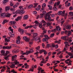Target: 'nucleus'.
<instances>
[{
	"label": "nucleus",
	"mask_w": 73,
	"mask_h": 73,
	"mask_svg": "<svg viewBox=\"0 0 73 73\" xmlns=\"http://www.w3.org/2000/svg\"><path fill=\"white\" fill-rule=\"evenodd\" d=\"M5 50H1L0 55L1 56H5L4 58L6 60H9L8 58L9 57L10 55H7V54L9 53V51H7L5 54Z\"/></svg>",
	"instance_id": "nucleus-1"
},
{
	"label": "nucleus",
	"mask_w": 73,
	"mask_h": 73,
	"mask_svg": "<svg viewBox=\"0 0 73 73\" xmlns=\"http://www.w3.org/2000/svg\"><path fill=\"white\" fill-rule=\"evenodd\" d=\"M15 65H17L19 64V62L17 61V60H16L14 62H10V61H9L7 62L8 64H10L11 65H10L9 66L12 68H15V65Z\"/></svg>",
	"instance_id": "nucleus-2"
},
{
	"label": "nucleus",
	"mask_w": 73,
	"mask_h": 73,
	"mask_svg": "<svg viewBox=\"0 0 73 73\" xmlns=\"http://www.w3.org/2000/svg\"><path fill=\"white\" fill-rule=\"evenodd\" d=\"M20 9H18L17 11V12L19 14H23L25 13L24 10L23 6H21L19 7Z\"/></svg>",
	"instance_id": "nucleus-3"
},
{
	"label": "nucleus",
	"mask_w": 73,
	"mask_h": 73,
	"mask_svg": "<svg viewBox=\"0 0 73 73\" xmlns=\"http://www.w3.org/2000/svg\"><path fill=\"white\" fill-rule=\"evenodd\" d=\"M38 33H34L33 35V38L34 40H38V43L40 42L41 40H40V38H38Z\"/></svg>",
	"instance_id": "nucleus-4"
},
{
	"label": "nucleus",
	"mask_w": 73,
	"mask_h": 73,
	"mask_svg": "<svg viewBox=\"0 0 73 73\" xmlns=\"http://www.w3.org/2000/svg\"><path fill=\"white\" fill-rule=\"evenodd\" d=\"M65 11H63V12L61 11H60L58 12V15H62L63 16H64L65 19H66L68 13H65Z\"/></svg>",
	"instance_id": "nucleus-5"
},
{
	"label": "nucleus",
	"mask_w": 73,
	"mask_h": 73,
	"mask_svg": "<svg viewBox=\"0 0 73 73\" xmlns=\"http://www.w3.org/2000/svg\"><path fill=\"white\" fill-rule=\"evenodd\" d=\"M44 36L45 38H44L42 39V41L43 42H46V44H48V42L47 41H48V39H49V37L48 36L46 35H44Z\"/></svg>",
	"instance_id": "nucleus-6"
},
{
	"label": "nucleus",
	"mask_w": 73,
	"mask_h": 73,
	"mask_svg": "<svg viewBox=\"0 0 73 73\" xmlns=\"http://www.w3.org/2000/svg\"><path fill=\"white\" fill-rule=\"evenodd\" d=\"M29 51H27L26 52H24L23 53V55H24V54L27 55L28 54H30L31 52L32 53L33 52V50L32 49V48H29Z\"/></svg>",
	"instance_id": "nucleus-7"
},
{
	"label": "nucleus",
	"mask_w": 73,
	"mask_h": 73,
	"mask_svg": "<svg viewBox=\"0 0 73 73\" xmlns=\"http://www.w3.org/2000/svg\"><path fill=\"white\" fill-rule=\"evenodd\" d=\"M38 25H37L36 24H35L33 25H30V26H27L25 27V29H28L29 28H32V27H33V28L35 29H36V27L37 26H38Z\"/></svg>",
	"instance_id": "nucleus-8"
},
{
	"label": "nucleus",
	"mask_w": 73,
	"mask_h": 73,
	"mask_svg": "<svg viewBox=\"0 0 73 73\" xmlns=\"http://www.w3.org/2000/svg\"><path fill=\"white\" fill-rule=\"evenodd\" d=\"M48 15V14L46 15V16L45 18V20H47L49 22H50L51 21H54V19H51V17L49 16H48V17H47V16Z\"/></svg>",
	"instance_id": "nucleus-9"
},
{
	"label": "nucleus",
	"mask_w": 73,
	"mask_h": 73,
	"mask_svg": "<svg viewBox=\"0 0 73 73\" xmlns=\"http://www.w3.org/2000/svg\"><path fill=\"white\" fill-rule=\"evenodd\" d=\"M42 29L43 30V31L42 33H41V35H40V36L42 38H43L44 35V34L46 33V30L44 27L42 28Z\"/></svg>",
	"instance_id": "nucleus-10"
},
{
	"label": "nucleus",
	"mask_w": 73,
	"mask_h": 73,
	"mask_svg": "<svg viewBox=\"0 0 73 73\" xmlns=\"http://www.w3.org/2000/svg\"><path fill=\"white\" fill-rule=\"evenodd\" d=\"M64 27H66V28L67 29H70L71 28V25H67L66 24H64Z\"/></svg>",
	"instance_id": "nucleus-11"
},
{
	"label": "nucleus",
	"mask_w": 73,
	"mask_h": 73,
	"mask_svg": "<svg viewBox=\"0 0 73 73\" xmlns=\"http://www.w3.org/2000/svg\"><path fill=\"white\" fill-rule=\"evenodd\" d=\"M65 34H67L68 36L71 35L72 34V31H68L67 30L65 31Z\"/></svg>",
	"instance_id": "nucleus-12"
},
{
	"label": "nucleus",
	"mask_w": 73,
	"mask_h": 73,
	"mask_svg": "<svg viewBox=\"0 0 73 73\" xmlns=\"http://www.w3.org/2000/svg\"><path fill=\"white\" fill-rule=\"evenodd\" d=\"M39 53L40 54H42V52H44V55H46L47 54V52L46 50L42 49L39 51Z\"/></svg>",
	"instance_id": "nucleus-13"
},
{
	"label": "nucleus",
	"mask_w": 73,
	"mask_h": 73,
	"mask_svg": "<svg viewBox=\"0 0 73 73\" xmlns=\"http://www.w3.org/2000/svg\"><path fill=\"white\" fill-rule=\"evenodd\" d=\"M12 48V46H3V48L4 49H10Z\"/></svg>",
	"instance_id": "nucleus-14"
},
{
	"label": "nucleus",
	"mask_w": 73,
	"mask_h": 73,
	"mask_svg": "<svg viewBox=\"0 0 73 73\" xmlns=\"http://www.w3.org/2000/svg\"><path fill=\"white\" fill-rule=\"evenodd\" d=\"M17 56V55H14L12 56V61H14L16 60Z\"/></svg>",
	"instance_id": "nucleus-15"
},
{
	"label": "nucleus",
	"mask_w": 73,
	"mask_h": 73,
	"mask_svg": "<svg viewBox=\"0 0 73 73\" xmlns=\"http://www.w3.org/2000/svg\"><path fill=\"white\" fill-rule=\"evenodd\" d=\"M46 6V4L45 3H44L42 5V7L41 9H40V11L41 12H42L43 11H44V7H45Z\"/></svg>",
	"instance_id": "nucleus-16"
},
{
	"label": "nucleus",
	"mask_w": 73,
	"mask_h": 73,
	"mask_svg": "<svg viewBox=\"0 0 73 73\" xmlns=\"http://www.w3.org/2000/svg\"><path fill=\"white\" fill-rule=\"evenodd\" d=\"M18 40H16V43L17 44H19L20 43V40L21 39V38L20 36H18Z\"/></svg>",
	"instance_id": "nucleus-17"
},
{
	"label": "nucleus",
	"mask_w": 73,
	"mask_h": 73,
	"mask_svg": "<svg viewBox=\"0 0 73 73\" xmlns=\"http://www.w3.org/2000/svg\"><path fill=\"white\" fill-rule=\"evenodd\" d=\"M20 32L21 34H23L24 33V30L23 29H22L21 28H19L18 30Z\"/></svg>",
	"instance_id": "nucleus-18"
},
{
	"label": "nucleus",
	"mask_w": 73,
	"mask_h": 73,
	"mask_svg": "<svg viewBox=\"0 0 73 73\" xmlns=\"http://www.w3.org/2000/svg\"><path fill=\"white\" fill-rule=\"evenodd\" d=\"M68 37V36H62L61 37V39L64 40L65 41H66L68 40V39H67V38Z\"/></svg>",
	"instance_id": "nucleus-19"
},
{
	"label": "nucleus",
	"mask_w": 73,
	"mask_h": 73,
	"mask_svg": "<svg viewBox=\"0 0 73 73\" xmlns=\"http://www.w3.org/2000/svg\"><path fill=\"white\" fill-rule=\"evenodd\" d=\"M43 14H40L39 16H37L36 17V19H38L39 18L40 19H41L43 18Z\"/></svg>",
	"instance_id": "nucleus-20"
},
{
	"label": "nucleus",
	"mask_w": 73,
	"mask_h": 73,
	"mask_svg": "<svg viewBox=\"0 0 73 73\" xmlns=\"http://www.w3.org/2000/svg\"><path fill=\"white\" fill-rule=\"evenodd\" d=\"M23 39L27 42H29L30 40V38H28L27 36H24L23 37Z\"/></svg>",
	"instance_id": "nucleus-21"
},
{
	"label": "nucleus",
	"mask_w": 73,
	"mask_h": 73,
	"mask_svg": "<svg viewBox=\"0 0 73 73\" xmlns=\"http://www.w3.org/2000/svg\"><path fill=\"white\" fill-rule=\"evenodd\" d=\"M0 17L1 18H4L6 17V13H2Z\"/></svg>",
	"instance_id": "nucleus-22"
},
{
	"label": "nucleus",
	"mask_w": 73,
	"mask_h": 73,
	"mask_svg": "<svg viewBox=\"0 0 73 73\" xmlns=\"http://www.w3.org/2000/svg\"><path fill=\"white\" fill-rule=\"evenodd\" d=\"M22 16H19L18 17H17V18L15 19V21H18L19 20H21L22 19Z\"/></svg>",
	"instance_id": "nucleus-23"
},
{
	"label": "nucleus",
	"mask_w": 73,
	"mask_h": 73,
	"mask_svg": "<svg viewBox=\"0 0 73 73\" xmlns=\"http://www.w3.org/2000/svg\"><path fill=\"white\" fill-rule=\"evenodd\" d=\"M19 52V50L18 49H15L12 50V52L13 53L15 54Z\"/></svg>",
	"instance_id": "nucleus-24"
},
{
	"label": "nucleus",
	"mask_w": 73,
	"mask_h": 73,
	"mask_svg": "<svg viewBox=\"0 0 73 73\" xmlns=\"http://www.w3.org/2000/svg\"><path fill=\"white\" fill-rule=\"evenodd\" d=\"M56 6V4L54 3V7L53 8V9L54 11H56L57 10V8Z\"/></svg>",
	"instance_id": "nucleus-25"
},
{
	"label": "nucleus",
	"mask_w": 73,
	"mask_h": 73,
	"mask_svg": "<svg viewBox=\"0 0 73 73\" xmlns=\"http://www.w3.org/2000/svg\"><path fill=\"white\" fill-rule=\"evenodd\" d=\"M11 16V14L9 13H6V17H9Z\"/></svg>",
	"instance_id": "nucleus-26"
},
{
	"label": "nucleus",
	"mask_w": 73,
	"mask_h": 73,
	"mask_svg": "<svg viewBox=\"0 0 73 73\" xmlns=\"http://www.w3.org/2000/svg\"><path fill=\"white\" fill-rule=\"evenodd\" d=\"M41 23L42 24L43 23V26L45 25L46 24V22L44 20H42V21Z\"/></svg>",
	"instance_id": "nucleus-27"
},
{
	"label": "nucleus",
	"mask_w": 73,
	"mask_h": 73,
	"mask_svg": "<svg viewBox=\"0 0 73 73\" xmlns=\"http://www.w3.org/2000/svg\"><path fill=\"white\" fill-rule=\"evenodd\" d=\"M19 3L18 2L17 3H16V4L13 6V9H15V8L17 7L19 5Z\"/></svg>",
	"instance_id": "nucleus-28"
},
{
	"label": "nucleus",
	"mask_w": 73,
	"mask_h": 73,
	"mask_svg": "<svg viewBox=\"0 0 73 73\" xmlns=\"http://www.w3.org/2000/svg\"><path fill=\"white\" fill-rule=\"evenodd\" d=\"M52 47L53 48H54L55 47L56 48H57L58 47V46L57 44H56V45L54 44H52Z\"/></svg>",
	"instance_id": "nucleus-29"
},
{
	"label": "nucleus",
	"mask_w": 73,
	"mask_h": 73,
	"mask_svg": "<svg viewBox=\"0 0 73 73\" xmlns=\"http://www.w3.org/2000/svg\"><path fill=\"white\" fill-rule=\"evenodd\" d=\"M9 22V21L6 19H5L3 20V21L2 22L3 24H4L6 23H8Z\"/></svg>",
	"instance_id": "nucleus-30"
},
{
	"label": "nucleus",
	"mask_w": 73,
	"mask_h": 73,
	"mask_svg": "<svg viewBox=\"0 0 73 73\" xmlns=\"http://www.w3.org/2000/svg\"><path fill=\"white\" fill-rule=\"evenodd\" d=\"M64 44H65V46H70V45L68 44L69 42H68L66 41L64 42Z\"/></svg>",
	"instance_id": "nucleus-31"
},
{
	"label": "nucleus",
	"mask_w": 73,
	"mask_h": 73,
	"mask_svg": "<svg viewBox=\"0 0 73 73\" xmlns=\"http://www.w3.org/2000/svg\"><path fill=\"white\" fill-rule=\"evenodd\" d=\"M68 55L70 56H71L72 58H73V54L70 52H69L68 53Z\"/></svg>",
	"instance_id": "nucleus-32"
},
{
	"label": "nucleus",
	"mask_w": 73,
	"mask_h": 73,
	"mask_svg": "<svg viewBox=\"0 0 73 73\" xmlns=\"http://www.w3.org/2000/svg\"><path fill=\"white\" fill-rule=\"evenodd\" d=\"M5 8L6 11L7 12H8V11L10 9L9 7H5Z\"/></svg>",
	"instance_id": "nucleus-33"
},
{
	"label": "nucleus",
	"mask_w": 73,
	"mask_h": 73,
	"mask_svg": "<svg viewBox=\"0 0 73 73\" xmlns=\"http://www.w3.org/2000/svg\"><path fill=\"white\" fill-rule=\"evenodd\" d=\"M56 29H57V30L58 31H60L61 28L59 26H57L56 27Z\"/></svg>",
	"instance_id": "nucleus-34"
},
{
	"label": "nucleus",
	"mask_w": 73,
	"mask_h": 73,
	"mask_svg": "<svg viewBox=\"0 0 73 73\" xmlns=\"http://www.w3.org/2000/svg\"><path fill=\"white\" fill-rule=\"evenodd\" d=\"M52 13V11H50L49 12H48V14H46V15H47V14L48 15H47V17H48V16H49V17H50V16L51 15V14H50Z\"/></svg>",
	"instance_id": "nucleus-35"
},
{
	"label": "nucleus",
	"mask_w": 73,
	"mask_h": 73,
	"mask_svg": "<svg viewBox=\"0 0 73 73\" xmlns=\"http://www.w3.org/2000/svg\"><path fill=\"white\" fill-rule=\"evenodd\" d=\"M33 43L32 41H31L30 42L29 44V47H31V46L33 44Z\"/></svg>",
	"instance_id": "nucleus-36"
},
{
	"label": "nucleus",
	"mask_w": 73,
	"mask_h": 73,
	"mask_svg": "<svg viewBox=\"0 0 73 73\" xmlns=\"http://www.w3.org/2000/svg\"><path fill=\"white\" fill-rule=\"evenodd\" d=\"M61 40H59L58 41V40H56V41H55V42L56 43H58V44H60V42H61Z\"/></svg>",
	"instance_id": "nucleus-37"
},
{
	"label": "nucleus",
	"mask_w": 73,
	"mask_h": 73,
	"mask_svg": "<svg viewBox=\"0 0 73 73\" xmlns=\"http://www.w3.org/2000/svg\"><path fill=\"white\" fill-rule=\"evenodd\" d=\"M42 14L43 16H44V15H45V17H46V15L47 14H48V13H47L45 11H43L42 12Z\"/></svg>",
	"instance_id": "nucleus-38"
},
{
	"label": "nucleus",
	"mask_w": 73,
	"mask_h": 73,
	"mask_svg": "<svg viewBox=\"0 0 73 73\" xmlns=\"http://www.w3.org/2000/svg\"><path fill=\"white\" fill-rule=\"evenodd\" d=\"M48 4L50 5H52L53 4L54 2L52 1H51V0H50V1L49 2Z\"/></svg>",
	"instance_id": "nucleus-39"
},
{
	"label": "nucleus",
	"mask_w": 73,
	"mask_h": 73,
	"mask_svg": "<svg viewBox=\"0 0 73 73\" xmlns=\"http://www.w3.org/2000/svg\"><path fill=\"white\" fill-rule=\"evenodd\" d=\"M46 47L47 48H51L52 47V46H51V44H46Z\"/></svg>",
	"instance_id": "nucleus-40"
},
{
	"label": "nucleus",
	"mask_w": 73,
	"mask_h": 73,
	"mask_svg": "<svg viewBox=\"0 0 73 73\" xmlns=\"http://www.w3.org/2000/svg\"><path fill=\"white\" fill-rule=\"evenodd\" d=\"M9 1V0H4L3 1V3L5 4L6 3H7Z\"/></svg>",
	"instance_id": "nucleus-41"
},
{
	"label": "nucleus",
	"mask_w": 73,
	"mask_h": 73,
	"mask_svg": "<svg viewBox=\"0 0 73 73\" xmlns=\"http://www.w3.org/2000/svg\"><path fill=\"white\" fill-rule=\"evenodd\" d=\"M35 25H38V26L39 25V23L37 21H35Z\"/></svg>",
	"instance_id": "nucleus-42"
},
{
	"label": "nucleus",
	"mask_w": 73,
	"mask_h": 73,
	"mask_svg": "<svg viewBox=\"0 0 73 73\" xmlns=\"http://www.w3.org/2000/svg\"><path fill=\"white\" fill-rule=\"evenodd\" d=\"M24 19H25V20H26L28 18V15H26L24 17Z\"/></svg>",
	"instance_id": "nucleus-43"
},
{
	"label": "nucleus",
	"mask_w": 73,
	"mask_h": 73,
	"mask_svg": "<svg viewBox=\"0 0 73 73\" xmlns=\"http://www.w3.org/2000/svg\"><path fill=\"white\" fill-rule=\"evenodd\" d=\"M48 7L49 8V10H51L52 9V7L50 5H48Z\"/></svg>",
	"instance_id": "nucleus-44"
},
{
	"label": "nucleus",
	"mask_w": 73,
	"mask_h": 73,
	"mask_svg": "<svg viewBox=\"0 0 73 73\" xmlns=\"http://www.w3.org/2000/svg\"><path fill=\"white\" fill-rule=\"evenodd\" d=\"M5 41L6 42H10V40L8 39L7 38H5Z\"/></svg>",
	"instance_id": "nucleus-45"
},
{
	"label": "nucleus",
	"mask_w": 73,
	"mask_h": 73,
	"mask_svg": "<svg viewBox=\"0 0 73 73\" xmlns=\"http://www.w3.org/2000/svg\"><path fill=\"white\" fill-rule=\"evenodd\" d=\"M11 72H13V73H17V72H15L14 69H12Z\"/></svg>",
	"instance_id": "nucleus-46"
},
{
	"label": "nucleus",
	"mask_w": 73,
	"mask_h": 73,
	"mask_svg": "<svg viewBox=\"0 0 73 73\" xmlns=\"http://www.w3.org/2000/svg\"><path fill=\"white\" fill-rule=\"evenodd\" d=\"M33 7V5H29L28 7V8H32Z\"/></svg>",
	"instance_id": "nucleus-47"
},
{
	"label": "nucleus",
	"mask_w": 73,
	"mask_h": 73,
	"mask_svg": "<svg viewBox=\"0 0 73 73\" xmlns=\"http://www.w3.org/2000/svg\"><path fill=\"white\" fill-rule=\"evenodd\" d=\"M47 25L48 26H50L51 25V23L49 22H47Z\"/></svg>",
	"instance_id": "nucleus-48"
},
{
	"label": "nucleus",
	"mask_w": 73,
	"mask_h": 73,
	"mask_svg": "<svg viewBox=\"0 0 73 73\" xmlns=\"http://www.w3.org/2000/svg\"><path fill=\"white\" fill-rule=\"evenodd\" d=\"M60 3V1H58L57 3H55V4H56V5H57V6L59 5Z\"/></svg>",
	"instance_id": "nucleus-49"
},
{
	"label": "nucleus",
	"mask_w": 73,
	"mask_h": 73,
	"mask_svg": "<svg viewBox=\"0 0 73 73\" xmlns=\"http://www.w3.org/2000/svg\"><path fill=\"white\" fill-rule=\"evenodd\" d=\"M54 35V33L51 34L50 36V37L52 38L53 37Z\"/></svg>",
	"instance_id": "nucleus-50"
},
{
	"label": "nucleus",
	"mask_w": 73,
	"mask_h": 73,
	"mask_svg": "<svg viewBox=\"0 0 73 73\" xmlns=\"http://www.w3.org/2000/svg\"><path fill=\"white\" fill-rule=\"evenodd\" d=\"M46 63V61H45V60H42L41 62V63Z\"/></svg>",
	"instance_id": "nucleus-51"
},
{
	"label": "nucleus",
	"mask_w": 73,
	"mask_h": 73,
	"mask_svg": "<svg viewBox=\"0 0 73 73\" xmlns=\"http://www.w3.org/2000/svg\"><path fill=\"white\" fill-rule=\"evenodd\" d=\"M40 48V47L39 46H38L37 47H36V49L38 50H39Z\"/></svg>",
	"instance_id": "nucleus-52"
},
{
	"label": "nucleus",
	"mask_w": 73,
	"mask_h": 73,
	"mask_svg": "<svg viewBox=\"0 0 73 73\" xmlns=\"http://www.w3.org/2000/svg\"><path fill=\"white\" fill-rule=\"evenodd\" d=\"M70 15L71 16H73V12H70L69 13Z\"/></svg>",
	"instance_id": "nucleus-53"
},
{
	"label": "nucleus",
	"mask_w": 73,
	"mask_h": 73,
	"mask_svg": "<svg viewBox=\"0 0 73 73\" xmlns=\"http://www.w3.org/2000/svg\"><path fill=\"white\" fill-rule=\"evenodd\" d=\"M38 5V4L37 3H36L35 4V5L34 6V8H35L37 6V5Z\"/></svg>",
	"instance_id": "nucleus-54"
},
{
	"label": "nucleus",
	"mask_w": 73,
	"mask_h": 73,
	"mask_svg": "<svg viewBox=\"0 0 73 73\" xmlns=\"http://www.w3.org/2000/svg\"><path fill=\"white\" fill-rule=\"evenodd\" d=\"M56 31V29H54L52 30L51 32H54Z\"/></svg>",
	"instance_id": "nucleus-55"
},
{
	"label": "nucleus",
	"mask_w": 73,
	"mask_h": 73,
	"mask_svg": "<svg viewBox=\"0 0 73 73\" xmlns=\"http://www.w3.org/2000/svg\"><path fill=\"white\" fill-rule=\"evenodd\" d=\"M10 10L11 11L13 12V11H14L15 10L14 9L11 8L10 9Z\"/></svg>",
	"instance_id": "nucleus-56"
},
{
	"label": "nucleus",
	"mask_w": 73,
	"mask_h": 73,
	"mask_svg": "<svg viewBox=\"0 0 73 73\" xmlns=\"http://www.w3.org/2000/svg\"><path fill=\"white\" fill-rule=\"evenodd\" d=\"M65 22V21L64 20L63 21H62L61 22V26H62L64 23V22Z\"/></svg>",
	"instance_id": "nucleus-57"
},
{
	"label": "nucleus",
	"mask_w": 73,
	"mask_h": 73,
	"mask_svg": "<svg viewBox=\"0 0 73 73\" xmlns=\"http://www.w3.org/2000/svg\"><path fill=\"white\" fill-rule=\"evenodd\" d=\"M6 63V62L5 61H3V62H1V64H5Z\"/></svg>",
	"instance_id": "nucleus-58"
},
{
	"label": "nucleus",
	"mask_w": 73,
	"mask_h": 73,
	"mask_svg": "<svg viewBox=\"0 0 73 73\" xmlns=\"http://www.w3.org/2000/svg\"><path fill=\"white\" fill-rule=\"evenodd\" d=\"M39 27L40 28H42V25L41 24H39Z\"/></svg>",
	"instance_id": "nucleus-59"
},
{
	"label": "nucleus",
	"mask_w": 73,
	"mask_h": 73,
	"mask_svg": "<svg viewBox=\"0 0 73 73\" xmlns=\"http://www.w3.org/2000/svg\"><path fill=\"white\" fill-rule=\"evenodd\" d=\"M52 54V52H49V53H48V56H50Z\"/></svg>",
	"instance_id": "nucleus-60"
},
{
	"label": "nucleus",
	"mask_w": 73,
	"mask_h": 73,
	"mask_svg": "<svg viewBox=\"0 0 73 73\" xmlns=\"http://www.w3.org/2000/svg\"><path fill=\"white\" fill-rule=\"evenodd\" d=\"M42 55H41L40 56L37 57V58L38 59H40V58H42Z\"/></svg>",
	"instance_id": "nucleus-61"
},
{
	"label": "nucleus",
	"mask_w": 73,
	"mask_h": 73,
	"mask_svg": "<svg viewBox=\"0 0 73 73\" xmlns=\"http://www.w3.org/2000/svg\"><path fill=\"white\" fill-rule=\"evenodd\" d=\"M71 5V3H68L67 5L66 6V7H69L70 6V5Z\"/></svg>",
	"instance_id": "nucleus-62"
},
{
	"label": "nucleus",
	"mask_w": 73,
	"mask_h": 73,
	"mask_svg": "<svg viewBox=\"0 0 73 73\" xmlns=\"http://www.w3.org/2000/svg\"><path fill=\"white\" fill-rule=\"evenodd\" d=\"M44 71V70L41 69L40 71V72H41V73H45V72H43Z\"/></svg>",
	"instance_id": "nucleus-63"
},
{
	"label": "nucleus",
	"mask_w": 73,
	"mask_h": 73,
	"mask_svg": "<svg viewBox=\"0 0 73 73\" xmlns=\"http://www.w3.org/2000/svg\"><path fill=\"white\" fill-rule=\"evenodd\" d=\"M13 3L12 2H11L10 3V6H13Z\"/></svg>",
	"instance_id": "nucleus-64"
}]
</instances>
